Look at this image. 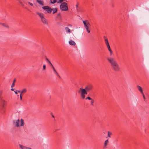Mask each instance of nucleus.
Here are the masks:
<instances>
[{"label": "nucleus", "mask_w": 149, "mask_h": 149, "mask_svg": "<svg viewBox=\"0 0 149 149\" xmlns=\"http://www.w3.org/2000/svg\"><path fill=\"white\" fill-rule=\"evenodd\" d=\"M107 60L110 63L111 68L113 70L115 71H118L120 70V68L114 58L109 57L107 58Z\"/></svg>", "instance_id": "f257e3e1"}, {"label": "nucleus", "mask_w": 149, "mask_h": 149, "mask_svg": "<svg viewBox=\"0 0 149 149\" xmlns=\"http://www.w3.org/2000/svg\"><path fill=\"white\" fill-rule=\"evenodd\" d=\"M13 124L17 127L23 126L25 124L24 120L22 118L14 120Z\"/></svg>", "instance_id": "f03ea898"}, {"label": "nucleus", "mask_w": 149, "mask_h": 149, "mask_svg": "<svg viewBox=\"0 0 149 149\" xmlns=\"http://www.w3.org/2000/svg\"><path fill=\"white\" fill-rule=\"evenodd\" d=\"M6 105V101L4 100L2 97L0 98V110L4 112L5 111V107Z\"/></svg>", "instance_id": "7ed1b4c3"}, {"label": "nucleus", "mask_w": 149, "mask_h": 149, "mask_svg": "<svg viewBox=\"0 0 149 149\" xmlns=\"http://www.w3.org/2000/svg\"><path fill=\"white\" fill-rule=\"evenodd\" d=\"M36 13L40 17V20L42 23L44 25H48V22L46 18L45 17L44 14L38 12H37Z\"/></svg>", "instance_id": "20e7f679"}, {"label": "nucleus", "mask_w": 149, "mask_h": 149, "mask_svg": "<svg viewBox=\"0 0 149 149\" xmlns=\"http://www.w3.org/2000/svg\"><path fill=\"white\" fill-rule=\"evenodd\" d=\"M61 10L62 11H66L68 10L67 3L65 2L61 3L60 6Z\"/></svg>", "instance_id": "39448f33"}, {"label": "nucleus", "mask_w": 149, "mask_h": 149, "mask_svg": "<svg viewBox=\"0 0 149 149\" xmlns=\"http://www.w3.org/2000/svg\"><path fill=\"white\" fill-rule=\"evenodd\" d=\"M45 10H46L47 13H50L52 11V9L50 7L47 6H45L42 7Z\"/></svg>", "instance_id": "423d86ee"}, {"label": "nucleus", "mask_w": 149, "mask_h": 149, "mask_svg": "<svg viewBox=\"0 0 149 149\" xmlns=\"http://www.w3.org/2000/svg\"><path fill=\"white\" fill-rule=\"evenodd\" d=\"M46 59L48 61V62L51 65V66L52 67V69H53V71H54V73L57 76H58L59 77H60L59 75L58 74V73L57 72H56V71L55 70L54 67L53 65L51 63V62L49 60H48V59L47 58H46Z\"/></svg>", "instance_id": "0eeeda50"}, {"label": "nucleus", "mask_w": 149, "mask_h": 149, "mask_svg": "<svg viewBox=\"0 0 149 149\" xmlns=\"http://www.w3.org/2000/svg\"><path fill=\"white\" fill-rule=\"evenodd\" d=\"M93 88V86L91 85H89L86 86L85 88L88 92L91 90Z\"/></svg>", "instance_id": "6e6552de"}, {"label": "nucleus", "mask_w": 149, "mask_h": 149, "mask_svg": "<svg viewBox=\"0 0 149 149\" xmlns=\"http://www.w3.org/2000/svg\"><path fill=\"white\" fill-rule=\"evenodd\" d=\"M87 22V20L84 21H83L84 27L86 29H88V25H90L89 23Z\"/></svg>", "instance_id": "1a4fd4ad"}, {"label": "nucleus", "mask_w": 149, "mask_h": 149, "mask_svg": "<svg viewBox=\"0 0 149 149\" xmlns=\"http://www.w3.org/2000/svg\"><path fill=\"white\" fill-rule=\"evenodd\" d=\"M80 90L81 94L85 95H87V92L85 88L83 89L81 88H80Z\"/></svg>", "instance_id": "9d476101"}, {"label": "nucleus", "mask_w": 149, "mask_h": 149, "mask_svg": "<svg viewBox=\"0 0 149 149\" xmlns=\"http://www.w3.org/2000/svg\"><path fill=\"white\" fill-rule=\"evenodd\" d=\"M19 146L20 149H32V148L30 147L24 146L21 144H19Z\"/></svg>", "instance_id": "9b49d317"}, {"label": "nucleus", "mask_w": 149, "mask_h": 149, "mask_svg": "<svg viewBox=\"0 0 149 149\" xmlns=\"http://www.w3.org/2000/svg\"><path fill=\"white\" fill-rule=\"evenodd\" d=\"M42 0H36V2L41 6L44 5Z\"/></svg>", "instance_id": "f8f14e48"}, {"label": "nucleus", "mask_w": 149, "mask_h": 149, "mask_svg": "<svg viewBox=\"0 0 149 149\" xmlns=\"http://www.w3.org/2000/svg\"><path fill=\"white\" fill-rule=\"evenodd\" d=\"M69 43L70 45H76L75 42L74 41L72 40L69 41Z\"/></svg>", "instance_id": "ddd939ff"}, {"label": "nucleus", "mask_w": 149, "mask_h": 149, "mask_svg": "<svg viewBox=\"0 0 149 149\" xmlns=\"http://www.w3.org/2000/svg\"><path fill=\"white\" fill-rule=\"evenodd\" d=\"M104 39L106 45H109V42H108V40L107 38L105 36H104Z\"/></svg>", "instance_id": "4468645a"}, {"label": "nucleus", "mask_w": 149, "mask_h": 149, "mask_svg": "<svg viewBox=\"0 0 149 149\" xmlns=\"http://www.w3.org/2000/svg\"><path fill=\"white\" fill-rule=\"evenodd\" d=\"M137 88L138 90L141 93H143V90L141 86H138Z\"/></svg>", "instance_id": "2eb2a0df"}, {"label": "nucleus", "mask_w": 149, "mask_h": 149, "mask_svg": "<svg viewBox=\"0 0 149 149\" xmlns=\"http://www.w3.org/2000/svg\"><path fill=\"white\" fill-rule=\"evenodd\" d=\"M52 11H53L52 13L54 14L57 11V9L56 8L52 9Z\"/></svg>", "instance_id": "dca6fc26"}, {"label": "nucleus", "mask_w": 149, "mask_h": 149, "mask_svg": "<svg viewBox=\"0 0 149 149\" xmlns=\"http://www.w3.org/2000/svg\"><path fill=\"white\" fill-rule=\"evenodd\" d=\"M2 26L5 27L6 28H9L8 25L6 23H2L1 24Z\"/></svg>", "instance_id": "f3484780"}, {"label": "nucleus", "mask_w": 149, "mask_h": 149, "mask_svg": "<svg viewBox=\"0 0 149 149\" xmlns=\"http://www.w3.org/2000/svg\"><path fill=\"white\" fill-rule=\"evenodd\" d=\"M65 30L66 32L69 33L70 32V30L68 27H66L65 28Z\"/></svg>", "instance_id": "a211bd4d"}, {"label": "nucleus", "mask_w": 149, "mask_h": 149, "mask_svg": "<svg viewBox=\"0 0 149 149\" xmlns=\"http://www.w3.org/2000/svg\"><path fill=\"white\" fill-rule=\"evenodd\" d=\"M108 143H109L108 140V139H107L105 141L104 145L105 146L106 145L107 146L108 144Z\"/></svg>", "instance_id": "6ab92c4d"}, {"label": "nucleus", "mask_w": 149, "mask_h": 149, "mask_svg": "<svg viewBox=\"0 0 149 149\" xmlns=\"http://www.w3.org/2000/svg\"><path fill=\"white\" fill-rule=\"evenodd\" d=\"M91 105L92 106H93L94 104L93 103L94 102V100H93V99H92V100H91Z\"/></svg>", "instance_id": "aec40b11"}, {"label": "nucleus", "mask_w": 149, "mask_h": 149, "mask_svg": "<svg viewBox=\"0 0 149 149\" xmlns=\"http://www.w3.org/2000/svg\"><path fill=\"white\" fill-rule=\"evenodd\" d=\"M50 1L51 3L54 4L57 2L56 0H50Z\"/></svg>", "instance_id": "412c9836"}, {"label": "nucleus", "mask_w": 149, "mask_h": 149, "mask_svg": "<svg viewBox=\"0 0 149 149\" xmlns=\"http://www.w3.org/2000/svg\"><path fill=\"white\" fill-rule=\"evenodd\" d=\"M107 49L109 51L110 50H111V48L110 47V46L109 45V44L107 45Z\"/></svg>", "instance_id": "4be33fe9"}, {"label": "nucleus", "mask_w": 149, "mask_h": 149, "mask_svg": "<svg viewBox=\"0 0 149 149\" xmlns=\"http://www.w3.org/2000/svg\"><path fill=\"white\" fill-rule=\"evenodd\" d=\"M112 134V133L109 131L108 132V136L109 137H111L110 135Z\"/></svg>", "instance_id": "5701e85b"}, {"label": "nucleus", "mask_w": 149, "mask_h": 149, "mask_svg": "<svg viewBox=\"0 0 149 149\" xmlns=\"http://www.w3.org/2000/svg\"><path fill=\"white\" fill-rule=\"evenodd\" d=\"M26 89H24L21 92V93L22 94L23 93H25L26 92Z\"/></svg>", "instance_id": "b1692460"}, {"label": "nucleus", "mask_w": 149, "mask_h": 149, "mask_svg": "<svg viewBox=\"0 0 149 149\" xmlns=\"http://www.w3.org/2000/svg\"><path fill=\"white\" fill-rule=\"evenodd\" d=\"M85 94H81V96L83 99H84L85 98Z\"/></svg>", "instance_id": "393cba45"}, {"label": "nucleus", "mask_w": 149, "mask_h": 149, "mask_svg": "<svg viewBox=\"0 0 149 149\" xmlns=\"http://www.w3.org/2000/svg\"><path fill=\"white\" fill-rule=\"evenodd\" d=\"M64 0H58V1H57V3H61L63 2Z\"/></svg>", "instance_id": "a878e982"}, {"label": "nucleus", "mask_w": 149, "mask_h": 149, "mask_svg": "<svg viewBox=\"0 0 149 149\" xmlns=\"http://www.w3.org/2000/svg\"><path fill=\"white\" fill-rule=\"evenodd\" d=\"M46 69V65L45 64H44L43 65V68H42V70H44Z\"/></svg>", "instance_id": "bb28decb"}, {"label": "nucleus", "mask_w": 149, "mask_h": 149, "mask_svg": "<svg viewBox=\"0 0 149 149\" xmlns=\"http://www.w3.org/2000/svg\"><path fill=\"white\" fill-rule=\"evenodd\" d=\"M2 93H3V91L1 90V91H0V97H1V95H2Z\"/></svg>", "instance_id": "cd10ccee"}, {"label": "nucleus", "mask_w": 149, "mask_h": 149, "mask_svg": "<svg viewBox=\"0 0 149 149\" xmlns=\"http://www.w3.org/2000/svg\"><path fill=\"white\" fill-rule=\"evenodd\" d=\"M142 95H143V97L144 100L145 101V99H146V98H145V95L143 93H141Z\"/></svg>", "instance_id": "c85d7f7f"}, {"label": "nucleus", "mask_w": 149, "mask_h": 149, "mask_svg": "<svg viewBox=\"0 0 149 149\" xmlns=\"http://www.w3.org/2000/svg\"><path fill=\"white\" fill-rule=\"evenodd\" d=\"M109 52H110V56H111L113 54V52L112 50H111L109 51Z\"/></svg>", "instance_id": "c756f323"}, {"label": "nucleus", "mask_w": 149, "mask_h": 149, "mask_svg": "<svg viewBox=\"0 0 149 149\" xmlns=\"http://www.w3.org/2000/svg\"><path fill=\"white\" fill-rule=\"evenodd\" d=\"M14 92L16 94H17V92L18 93H20V91H17V90H16V91H14Z\"/></svg>", "instance_id": "7c9ffc66"}, {"label": "nucleus", "mask_w": 149, "mask_h": 149, "mask_svg": "<svg viewBox=\"0 0 149 149\" xmlns=\"http://www.w3.org/2000/svg\"><path fill=\"white\" fill-rule=\"evenodd\" d=\"M92 99L90 97H86V100L88 99V100H92Z\"/></svg>", "instance_id": "2f4dec72"}, {"label": "nucleus", "mask_w": 149, "mask_h": 149, "mask_svg": "<svg viewBox=\"0 0 149 149\" xmlns=\"http://www.w3.org/2000/svg\"><path fill=\"white\" fill-rule=\"evenodd\" d=\"M15 85L14 83H13L11 85V87L12 88L13 87L15 86Z\"/></svg>", "instance_id": "473e14b6"}, {"label": "nucleus", "mask_w": 149, "mask_h": 149, "mask_svg": "<svg viewBox=\"0 0 149 149\" xmlns=\"http://www.w3.org/2000/svg\"><path fill=\"white\" fill-rule=\"evenodd\" d=\"M28 3L31 6H33V4L32 3H31L29 2H28Z\"/></svg>", "instance_id": "72a5a7b5"}, {"label": "nucleus", "mask_w": 149, "mask_h": 149, "mask_svg": "<svg viewBox=\"0 0 149 149\" xmlns=\"http://www.w3.org/2000/svg\"><path fill=\"white\" fill-rule=\"evenodd\" d=\"M86 30L88 33H90V31L88 29H86Z\"/></svg>", "instance_id": "f704fd0d"}, {"label": "nucleus", "mask_w": 149, "mask_h": 149, "mask_svg": "<svg viewBox=\"0 0 149 149\" xmlns=\"http://www.w3.org/2000/svg\"><path fill=\"white\" fill-rule=\"evenodd\" d=\"M107 146L105 145V146L104 145V146H103V148L104 149H105L106 148H107Z\"/></svg>", "instance_id": "c9c22d12"}, {"label": "nucleus", "mask_w": 149, "mask_h": 149, "mask_svg": "<svg viewBox=\"0 0 149 149\" xmlns=\"http://www.w3.org/2000/svg\"><path fill=\"white\" fill-rule=\"evenodd\" d=\"M76 9H77V11H78V9H77V8L78 7V4H77L76 5Z\"/></svg>", "instance_id": "e433bc0d"}, {"label": "nucleus", "mask_w": 149, "mask_h": 149, "mask_svg": "<svg viewBox=\"0 0 149 149\" xmlns=\"http://www.w3.org/2000/svg\"><path fill=\"white\" fill-rule=\"evenodd\" d=\"M20 100H22V94L21 93L20 94Z\"/></svg>", "instance_id": "4c0bfd02"}, {"label": "nucleus", "mask_w": 149, "mask_h": 149, "mask_svg": "<svg viewBox=\"0 0 149 149\" xmlns=\"http://www.w3.org/2000/svg\"><path fill=\"white\" fill-rule=\"evenodd\" d=\"M16 79H14V80H13V83H15V82L16 81Z\"/></svg>", "instance_id": "58836bf2"}, {"label": "nucleus", "mask_w": 149, "mask_h": 149, "mask_svg": "<svg viewBox=\"0 0 149 149\" xmlns=\"http://www.w3.org/2000/svg\"><path fill=\"white\" fill-rule=\"evenodd\" d=\"M20 3L21 4L22 6H24V4H23L22 3Z\"/></svg>", "instance_id": "ea45409f"}, {"label": "nucleus", "mask_w": 149, "mask_h": 149, "mask_svg": "<svg viewBox=\"0 0 149 149\" xmlns=\"http://www.w3.org/2000/svg\"><path fill=\"white\" fill-rule=\"evenodd\" d=\"M11 90L12 91H13L14 90V89L13 88H12L11 89Z\"/></svg>", "instance_id": "a19ab883"}, {"label": "nucleus", "mask_w": 149, "mask_h": 149, "mask_svg": "<svg viewBox=\"0 0 149 149\" xmlns=\"http://www.w3.org/2000/svg\"><path fill=\"white\" fill-rule=\"evenodd\" d=\"M52 116L53 118H54V116L53 115H52Z\"/></svg>", "instance_id": "79ce46f5"}, {"label": "nucleus", "mask_w": 149, "mask_h": 149, "mask_svg": "<svg viewBox=\"0 0 149 149\" xmlns=\"http://www.w3.org/2000/svg\"><path fill=\"white\" fill-rule=\"evenodd\" d=\"M21 123V122H19V123L20 124Z\"/></svg>", "instance_id": "37998d69"}, {"label": "nucleus", "mask_w": 149, "mask_h": 149, "mask_svg": "<svg viewBox=\"0 0 149 149\" xmlns=\"http://www.w3.org/2000/svg\"><path fill=\"white\" fill-rule=\"evenodd\" d=\"M59 15V14L58 15Z\"/></svg>", "instance_id": "c03bdc74"}]
</instances>
